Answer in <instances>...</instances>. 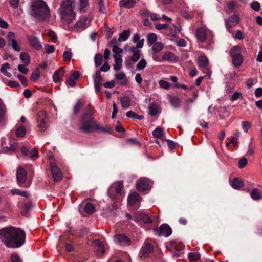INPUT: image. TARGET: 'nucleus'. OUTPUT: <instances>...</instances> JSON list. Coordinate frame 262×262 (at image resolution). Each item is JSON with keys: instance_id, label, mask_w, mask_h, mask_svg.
Returning <instances> with one entry per match:
<instances>
[{"instance_id": "f257e3e1", "label": "nucleus", "mask_w": 262, "mask_h": 262, "mask_svg": "<svg viewBox=\"0 0 262 262\" xmlns=\"http://www.w3.org/2000/svg\"><path fill=\"white\" fill-rule=\"evenodd\" d=\"M26 233L20 228L13 226L0 229V240L7 247L18 248L26 241Z\"/></svg>"}, {"instance_id": "f03ea898", "label": "nucleus", "mask_w": 262, "mask_h": 262, "mask_svg": "<svg viewBox=\"0 0 262 262\" xmlns=\"http://www.w3.org/2000/svg\"><path fill=\"white\" fill-rule=\"evenodd\" d=\"M78 129L84 133H91L96 131L108 132L107 129L103 126H100L95 121L90 105H88L81 115Z\"/></svg>"}, {"instance_id": "7ed1b4c3", "label": "nucleus", "mask_w": 262, "mask_h": 262, "mask_svg": "<svg viewBox=\"0 0 262 262\" xmlns=\"http://www.w3.org/2000/svg\"><path fill=\"white\" fill-rule=\"evenodd\" d=\"M30 15L35 19L46 21L51 17L50 9L43 0H33L30 4Z\"/></svg>"}, {"instance_id": "20e7f679", "label": "nucleus", "mask_w": 262, "mask_h": 262, "mask_svg": "<svg viewBox=\"0 0 262 262\" xmlns=\"http://www.w3.org/2000/svg\"><path fill=\"white\" fill-rule=\"evenodd\" d=\"M74 0H62L58 13L62 21L70 24L76 17Z\"/></svg>"}, {"instance_id": "39448f33", "label": "nucleus", "mask_w": 262, "mask_h": 262, "mask_svg": "<svg viewBox=\"0 0 262 262\" xmlns=\"http://www.w3.org/2000/svg\"><path fill=\"white\" fill-rule=\"evenodd\" d=\"M232 64L235 68L239 67L243 62V56L242 55V48L238 46H234L230 51Z\"/></svg>"}, {"instance_id": "423d86ee", "label": "nucleus", "mask_w": 262, "mask_h": 262, "mask_svg": "<svg viewBox=\"0 0 262 262\" xmlns=\"http://www.w3.org/2000/svg\"><path fill=\"white\" fill-rule=\"evenodd\" d=\"M154 233L159 237L164 236L167 237L172 233L171 227L167 224H162L159 228L154 229Z\"/></svg>"}, {"instance_id": "0eeeda50", "label": "nucleus", "mask_w": 262, "mask_h": 262, "mask_svg": "<svg viewBox=\"0 0 262 262\" xmlns=\"http://www.w3.org/2000/svg\"><path fill=\"white\" fill-rule=\"evenodd\" d=\"M136 188L140 192L148 191L150 189V180L146 178H141L136 182Z\"/></svg>"}, {"instance_id": "6e6552de", "label": "nucleus", "mask_w": 262, "mask_h": 262, "mask_svg": "<svg viewBox=\"0 0 262 262\" xmlns=\"http://www.w3.org/2000/svg\"><path fill=\"white\" fill-rule=\"evenodd\" d=\"M37 126L40 131H45L48 127V117L46 112L40 111L38 115Z\"/></svg>"}, {"instance_id": "1a4fd4ad", "label": "nucleus", "mask_w": 262, "mask_h": 262, "mask_svg": "<svg viewBox=\"0 0 262 262\" xmlns=\"http://www.w3.org/2000/svg\"><path fill=\"white\" fill-rule=\"evenodd\" d=\"M50 168L54 181L55 182L60 181L63 176L60 168L53 162L50 163Z\"/></svg>"}, {"instance_id": "9d476101", "label": "nucleus", "mask_w": 262, "mask_h": 262, "mask_svg": "<svg viewBox=\"0 0 262 262\" xmlns=\"http://www.w3.org/2000/svg\"><path fill=\"white\" fill-rule=\"evenodd\" d=\"M6 38L8 45L11 46L15 51L19 52L20 51V47L15 39V34L14 32H8Z\"/></svg>"}, {"instance_id": "9b49d317", "label": "nucleus", "mask_w": 262, "mask_h": 262, "mask_svg": "<svg viewBox=\"0 0 262 262\" xmlns=\"http://www.w3.org/2000/svg\"><path fill=\"white\" fill-rule=\"evenodd\" d=\"M91 22V20L86 16H82L74 26V29L77 31H81L86 29Z\"/></svg>"}, {"instance_id": "f8f14e48", "label": "nucleus", "mask_w": 262, "mask_h": 262, "mask_svg": "<svg viewBox=\"0 0 262 262\" xmlns=\"http://www.w3.org/2000/svg\"><path fill=\"white\" fill-rule=\"evenodd\" d=\"M114 240L116 244L122 246H129L131 243L130 239L123 234H116Z\"/></svg>"}, {"instance_id": "ddd939ff", "label": "nucleus", "mask_w": 262, "mask_h": 262, "mask_svg": "<svg viewBox=\"0 0 262 262\" xmlns=\"http://www.w3.org/2000/svg\"><path fill=\"white\" fill-rule=\"evenodd\" d=\"M16 178L19 186H24V184L27 180V171L26 170L21 167H19L16 172ZM24 187H28L29 186H24Z\"/></svg>"}, {"instance_id": "4468645a", "label": "nucleus", "mask_w": 262, "mask_h": 262, "mask_svg": "<svg viewBox=\"0 0 262 262\" xmlns=\"http://www.w3.org/2000/svg\"><path fill=\"white\" fill-rule=\"evenodd\" d=\"M153 250L154 246L148 242H145L140 251V257L145 258L148 257Z\"/></svg>"}, {"instance_id": "2eb2a0df", "label": "nucleus", "mask_w": 262, "mask_h": 262, "mask_svg": "<svg viewBox=\"0 0 262 262\" xmlns=\"http://www.w3.org/2000/svg\"><path fill=\"white\" fill-rule=\"evenodd\" d=\"M27 40L29 45L37 50H39L42 48V45L38 38L34 35H29L27 36Z\"/></svg>"}, {"instance_id": "dca6fc26", "label": "nucleus", "mask_w": 262, "mask_h": 262, "mask_svg": "<svg viewBox=\"0 0 262 262\" xmlns=\"http://www.w3.org/2000/svg\"><path fill=\"white\" fill-rule=\"evenodd\" d=\"M239 20V17L236 15H233L230 16L226 21V27L227 30L231 32V28L237 25Z\"/></svg>"}, {"instance_id": "f3484780", "label": "nucleus", "mask_w": 262, "mask_h": 262, "mask_svg": "<svg viewBox=\"0 0 262 262\" xmlns=\"http://www.w3.org/2000/svg\"><path fill=\"white\" fill-rule=\"evenodd\" d=\"M134 220L137 223L140 221H142L145 224L151 223L152 222V220L148 214L142 212L138 213L134 217Z\"/></svg>"}, {"instance_id": "a211bd4d", "label": "nucleus", "mask_w": 262, "mask_h": 262, "mask_svg": "<svg viewBox=\"0 0 262 262\" xmlns=\"http://www.w3.org/2000/svg\"><path fill=\"white\" fill-rule=\"evenodd\" d=\"M141 198L140 195L136 192L131 193L128 197V204L134 206L137 203L140 202Z\"/></svg>"}, {"instance_id": "6ab92c4d", "label": "nucleus", "mask_w": 262, "mask_h": 262, "mask_svg": "<svg viewBox=\"0 0 262 262\" xmlns=\"http://www.w3.org/2000/svg\"><path fill=\"white\" fill-rule=\"evenodd\" d=\"M115 78L117 81L121 85H126L128 83V79L124 72H120L115 74Z\"/></svg>"}, {"instance_id": "aec40b11", "label": "nucleus", "mask_w": 262, "mask_h": 262, "mask_svg": "<svg viewBox=\"0 0 262 262\" xmlns=\"http://www.w3.org/2000/svg\"><path fill=\"white\" fill-rule=\"evenodd\" d=\"M196 36L200 42H204L206 39V29L203 27L198 28L196 31Z\"/></svg>"}, {"instance_id": "412c9836", "label": "nucleus", "mask_w": 262, "mask_h": 262, "mask_svg": "<svg viewBox=\"0 0 262 262\" xmlns=\"http://www.w3.org/2000/svg\"><path fill=\"white\" fill-rule=\"evenodd\" d=\"M162 59L163 62L168 61L169 62H173L177 61V58L175 55L170 51H166L163 53Z\"/></svg>"}, {"instance_id": "4be33fe9", "label": "nucleus", "mask_w": 262, "mask_h": 262, "mask_svg": "<svg viewBox=\"0 0 262 262\" xmlns=\"http://www.w3.org/2000/svg\"><path fill=\"white\" fill-rule=\"evenodd\" d=\"M209 64V61L207 57L205 55L200 56L198 58V64L200 68L203 69L206 68Z\"/></svg>"}, {"instance_id": "5701e85b", "label": "nucleus", "mask_w": 262, "mask_h": 262, "mask_svg": "<svg viewBox=\"0 0 262 262\" xmlns=\"http://www.w3.org/2000/svg\"><path fill=\"white\" fill-rule=\"evenodd\" d=\"M93 244L97 247V253L99 255H102L105 253V248L104 245L99 239L94 241Z\"/></svg>"}, {"instance_id": "b1692460", "label": "nucleus", "mask_w": 262, "mask_h": 262, "mask_svg": "<svg viewBox=\"0 0 262 262\" xmlns=\"http://www.w3.org/2000/svg\"><path fill=\"white\" fill-rule=\"evenodd\" d=\"M136 3V0H121L119 3L121 7L128 9L133 8Z\"/></svg>"}, {"instance_id": "393cba45", "label": "nucleus", "mask_w": 262, "mask_h": 262, "mask_svg": "<svg viewBox=\"0 0 262 262\" xmlns=\"http://www.w3.org/2000/svg\"><path fill=\"white\" fill-rule=\"evenodd\" d=\"M115 64L114 65V69L118 71L121 69L122 64V59L120 55L115 54L113 56Z\"/></svg>"}, {"instance_id": "a878e982", "label": "nucleus", "mask_w": 262, "mask_h": 262, "mask_svg": "<svg viewBox=\"0 0 262 262\" xmlns=\"http://www.w3.org/2000/svg\"><path fill=\"white\" fill-rule=\"evenodd\" d=\"M142 15L149 17L152 21H158L161 19L160 16L156 13H150L147 10H143L142 11Z\"/></svg>"}, {"instance_id": "bb28decb", "label": "nucleus", "mask_w": 262, "mask_h": 262, "mask_svg": "<svg viewBox=\"0 0 262 262\" xmlns=\"http://www.w3.org/2000/svg\"><path fill=\"white\" fill-rule=\"evenodd\" d=\"M65 74V71L63 68H60L59 70L56 71L53 74L52 78L54 82L57 83L59 81L60 77L63 76Z\"/></svg>"}, {"instance_id": "cd10ccee", "label": "nucleus", "mask_w": 262, "mask_h": 262, "mask_svg": "<svg viewBox=\"0 0 262 262\" xmlns=\"http://www.w3.org/2000/svg\"><path fill=\"white\" fill-rule=\"evenodd\" d=\"M230 184L233 188L238 189L243 186L244 182L241 179L235 178L230 181Z\"/></svg>"}, {"instance_id": "c85d7f7f", "label": "nucleus", "mask_w": 262, "mask_h": 262, "mask_svg": "<svg viewBox=\"0 0 262 262\" xmlns=\"http://www.w3.org/2000/svg\"><path fill=\"white\" fill-rule=\"evenodd\" d=\"M78 7L80 12L85 13L89 7V0H78Z\"/></svg>"}, {"instance_id": "c756f323", "label": "nucleus", "mask_w": 262, "mask_h": 262, "mask_svg": "<svg viewBox=\"0 0 262 262\" xmlns=\"http://www.w3.org/2000/svg\"><path fill=\"white\" fill-rule=\"evenodd\" d=\"M149 114L151 116H156L159 114L160 111L159 110V106L155 103H151L149 106Z\"/></svg>"}, {"instance_id": "7c9ffc66", "label": "nucleus", "mask_w": 262, "mask_h": 262, "mask_svg": "<svg viewBox=\"0 0 262 262\" xmlns=\"http://www.w3.org/2000/svg\"><path fill=\"white\" fill-rule=\"evenodd\" d=\"M251 197L254 200H259L262 198V192L257 188L252 190L250 192Z\"/></svg>"}, {"instance_id": "2f4dec72", "label": "nucleus", "mask_w": 262, "mask_h": 262, "mask_svg": "<svg viewBox=\"0 0 262 262\" xmlns=\"http://www.w3.org/2000/svg\"><path fill=\"white\" fill-rule=\"evenodd\" d=\"M19 58L24 64L28 66L30 64L31 61V58L27 53H21L19 55Z\"/></svg>"}, {"instance_id": "473e14b6", "label": "nucleus", "mask_w": 262, "mask_h": 262, "mask_svg": "<svg viewBox=\"0 0 262 262\" xmlns=\"http://www.w3.org/2000/svg\"><path fill=\"white\" fill-rule=\"evenodd\" d=\"M123 187L122 183L119 182L117 183H115L112 187L111 188L109 193L111 191H114L117 194H120L121 192L122 189Z\"/></svg>"}, {"instance_id": "72a5a7b5", "label": "nucleus", "mask_w": 262, "mask_h": 262, "mask_svg": "<svg viewBox=\"0 0 262 262\" xmlns=\"http://www.w3.org/2000/svg\"><path fill=\"white\" fill-rule=\"evenodd\" d=\"M120 102L122 107L124 109H127L130 106V99L128 97H123L120 99Z\"/></svg>"}, {"instance_id": "f704fd0d", "label": "nucleus", "mask_w": 262, "mask_h": 262, "mask_svg": "<svg viewBox=\"0 0 262 262\" xmlns=\"http://www.w3.org/2000/svg\"><path fill=\"white\" fill-rule=\"evenodd\" d=\"M26 133V127L23 125H19L16 129L15 135L17 137H23L25 135Z\"/></svg>"}, {"instance_id": "c9c22d12", "label": "nucleus", "mask_w": 262, "mask_h": 262, "mask_svg": "<svg viewBox=\"0 0 262 262\" xmlns=\"http://www.w3.org/2000/svg\"><path fill=\"white\" fill-rule=\"evenodd\" d=\"M10 68V67L9 64L7 62H6L2 65L1 67V71L5 76L8 77H10L11 76V74L7 71V70L9 69Z\"/></svg>"}, {"instance_id": "e433bc0d", "label": "nucleus", "mask_w": 262, "mask_h": 262, "mask_svg": "<svg viewBox=\"0 0 262 262\" xmlns=\"http://www.w3.org/2000/svg\"><path fill=\"white\" fill-rule=\"evenodd\" d=\"M11 192L13 195H18L26 198H28L29 196V193L27 191H21L17 189H14L11 190Z\"/></svg>"}, {"instance_id": "4c0bfd02", "label": "nucleus", "mask_w": 262, "mask_h": 262, "mask_svg": "<svg viewBox=\"0 0 262 262\" xmlns=\"http://www.w3.org/2000/svg\"><path fill=\"white\" fill-rule=\"evenodd\" d=\"M164 45L161 42H156L152 45V51L153 53H157L160 52L164 48Z\"/></svg>"}, {"instance_id": "58836bf2", "label": "nucleus", "mask_w": 262, "mask_h": 262, "mask_svg": "<svg viewBox=\"0 0 262 262\" xmlns=\"http://www.w3.org/2000/svg\"><path fill=\"white\" fill-rule=\"evenodd\" d=\"M84 210L85 213L92 214L95 212V208L92 204L88 203L84 206Z\"/></svg>"}, {"instance_id": "ea45409f", "label": "nucleus", "mask_w": 262, "mask_h": 262, "mask_svg": "<svg viewBox=\"0 0 262 262\" xmlns=\"http://www.w3.org/2000/svg\"><path fill=\"white\" fill-rule=\"evenodd\" d=\"M5 111L3 106L2 102L0 101V126H4L5 124Z\"/></svg>"}, {"instance_id": "a19ab883", "label": "nucleus", "mask_w": 262, "mask_h": 262, "mask_svg": "<svg viewBox=\"0 0 262 262\" xmlns=\"http://www.w3.org/2000/svg\"><path fill=\"white\" fill-rule=\"evenodd\" d=\"M163 131L162 129L158 126L152 132V135L155 138H161L163 136Z\"/></svg>"}, {"instance_id": "79ce46f5", "label": "nucleus", "mask_w": 262, "mask_h": 262, "mask_svg": "<svg viewBox=\"0 0 262 262\" xmlns=\"http://www.w3.org/2000/svg\"><path fill=\"white\" fill-rule=\"evenodd\" d=\"M130 32L128 31H124L119 34L118 41L119 42L125 41L129 37Z\"/></svg>"}, {"instance_id": "37998d69", "label": "nucleus", "mask_w": 262, "mask_h": 262, "mask_svg": "<svg viewBox=\"0 0 262 262\" xmlns=\"http://www.w3.org/2000/svg\"><path fill=\"white\" fill-rule=\"evenodd\" d=\"M40 72L38 68H36L32 73L31 79L32 81H36L40 77Z\"/></svg>"}, {"instance_id": "c03bdc74", "label": "nucleus", "mask_w": 262, "mask_h": 262, "mask_svg": "<svg viewBox=\"0 0 262 262\" xmlns=\"http://www.w3.org/2000/svg\"><path fill=\"white\" fill-rule=\"evenodd\" d=\"M200 254L197 252H190L188 254V258L190 261H196L200 258Z\"/></svg>"}, {"instance_id": "a18cd8bd", "label": "nucleus", "mask_w": 262, "mask_h": 262, "mask_svg": "<svg viewBox=\"0 0 262 262\" xmlns=\"http://www.w3.org/2000/svg\"><path fill=\"white\" fill-rule=\"evenodd\" d=\"M147 66L146 60L142 58L136 65V69L138 71L143 70Z\"/></svg>"}, {"instance_id": "49530a36", "label": "nucleus", "mask_w": 262, "mask_h": 262, "mask_svg": "<svg viewBox=\"0 0 262 262\" xmlns=\"http://www.w3.org/2000/svg\"><path fill=\"white\" fill-rule=\"evenodd\" d=\"M157 39V36L156 34L155 33H150L147 36V41L148 44L153 45L156 43Z\"/></svg>"}, {"instance_id": "de8ad7c7", "label": "nucleus", "mask_w": 262, "mask_h": 262, "mask_svg": "<svg viewBox=\"0 0 262 262\" xmlns=\"http://www.w3.org/2000/svg\"><path fill=\"white\" fill-rule=\"evenodd\" d=\"M95 64L96 67L100 66L102 62V56L101 54H96L94 57Z\"/></svg>"}, {"instance_id": "09e8293b", "label": "nucleus", "mask_w": 262, "mask_h": 262, "mask_svg": "<svg viewBox=\"0 0 262 262\" xmlns=\"http://www.w3.org/2000/svg\"><path fill=\"white\" fill-rule=\"evenodd\" d=\"M10 262H21V260L18 254L14 252L11 255Z\"/></svg>"}, {"instance_id": "8fccbe9b", "label": "nucleus", "mask_w": 262, "mask_h": 262, "mask_svg": "<svg viewBox=\"0 0 262 262\" xmlns=\"http://www.w3.org/2000/svg\"><path fill=\"white\" fill-rule=\"evenodd\" d=\"M72 56V53L71 50L66 51L63 53V59L66 61H69L71 60Z\"/></svg>"}, {"instance_id": "3c124183", "label": "nucleus", "mask_w": 262, "mask_h": 262, "mask_svg": "<svg viewBox=\"0 0 262 262\" xmlns=\"http://www.w3.org/2000/svg\"><path fill=\"white\" fill-rule=\"evenodd\" d=\"M247 159L246 158H243L239 160L238 167L240 169L243 168L247 165Z\"/></svg>"}, {"instance_id": "603ef678", "label": "nucleus", "mask_w": 262, "mask_h": 262, "mask_svg": "<svg viewBox=\"0 0 262 262\" xmlns=\"http://www.w3.org/2000/svg\"><path fill=\"white\" fill-rule=\"evenodd\" d=\"M170 101L171 105L175 107H178L180 105V100L177 97H171Z\"/></svg>"}, {"instance_id": "864d4df0", "label": "nucleus", "mask_w": 262, "mask_h": 262, "mask_svg": "<svg viewBox=\"0 0 262 262\" xmlns=\"http://www.w3.org/2000/svg\"><path fill=\"white\" fill-rule=\"evenodd\" d=\"M251 8L254 11H258L260 8V4L257 1L252 2L250 4Z\"/></svg>"}, {"instance_id": "5fc2aeb1", "label": "nucleus", "mask_w": 262, "mask_h": 262, "mask_svg": "<svg viewBox=\"0 0 262 262\" xmlns=\"http://www.w3.org/2000/svg\"><path fill=\"white\" fill-rule=\"evenodd\" d=\"M82 105H83L82 103L80 100H78L76 102V103L74 107V113L75 114H77L79 112Z\"/></svg>"}, {"instance_id": "6e6d98bb", "label": "nucleus", "mask_w": 262, "mask_h": 262, "mask_svg": "<svg viewBox=\"0 0 262 262\" xmlns=\"http://www.w3.org/2000/svg\"><path fill=\"white\" fill-rule=\"evenodd\" d=\"M242 127L245 133H247L248 129L251 127V124L249 122L247 121H243L242 122Z\"/></svg>"}, {"instance_id": "4d7b16f0", "label": "nucleus", "mask_w": 262, "mask_h": 262, "mask_svg": "<svg viewBox=\"0 0 262 262\" xmlns=\"http://www.w3.org/2000/svg\"><path fill=\"white\" fill-rule=\"evenodd\" d=\"M102 78L101 77L100 71H97L96 72L95 77L94 79V83H101Z\"/></svg>"}, {"instance_id": "13d9d810", "label": "nucleus", "mask_w": 262, "mask_h": 262, "mask_svg": "<svg viewBox=\"0 0 262 262\" xmlns=\"http://www.w3.org/2000/svg\"><path fill=\"white\" fill-rule=\"evenodd\" d=\"M98 6L99 12L103 14L106 13V11L103 0H98Z\"/></svg>"}, {"instance_id": "bf43d9fd", "label": "nucleus", "mask_w": 262, "mask_h": 262, "mask_svg": "<svg viewBox=\"0 0 262 262\" xmlns=\"http://www.w3.org/2000/svg\"><path fill=\"white\" fill-rule=\"evenodd\" d=\"M141 52H136L134 53L133 55L131 56L130 60L133 62H137L141 57Z\"/></svg>"}, {"instance_id": "052dcab7", "label": "nucleus", "mask_w": 262, "mask_h": 262, "mask_svg": "<svg viewBox=\"0 0 262 262\" xmlns=\"http://www.w3.org/2000/svg\"><path fill=\"white\" fill-rule=\"evenodd\" d=\"M167 24L158 23L155 25V28L158 30H166L168 28Z\"/></svg>"}, {"instance_id": "680f3d73", "label": "nucleus", "mask_w": 262, "mask_h": 262, "mask_svg": "<svg viewBox=\"0 0 262 262\" xmlns=\"http://www.w3.org/2000/svg\"><path fill=\"white\" fill-rule=\"evenodd\" d=\"M45 49L47 53L48 54L52 53L55 51L54 46L53 45H48V44H46L45 45Z\"/></svg>"}, {"instance_id": "e2e57ef3", "label": "nucleus", "mask_w": 262, "mask_h": 262, "mask_svg": "<svg viewBox=\"0 0 262 262\" xmlns=\"http://www.w3.org/2000/svg\"><path fill=\"white\" fill-rule=\"evenodd\" d=\"M19 2L20 0H9L10 5L13 9H16L18 8Z\"/></svg>"}, {"instance_id": "0e129e2a", "label": "nucleus", "mask_w": 262, "mask_h": 262, "mask_svg": "<svg viewBox=\"0 0 262 262\" xmlns=\"http://www.w3.org/2000/svg\"><path fill=\"white\" fill-rule=\"evenodd\" d=\"M17 78L19 79V80L21 81V83L22 85L24 87H26L28 84L27 80L26 79V78L21 75V74H18L17 76Z\"/></svg>"}, {"instance_id": "69168bd1", "label": "nucleus", "mask_w": 262, "mask_h": 262, "mask_svg": "<svg viewBox=\"0 0 262 262\" xmlns=\"http://www.w3.org/2000/svg\"><path fill=\"white\" fill-rule=\"evenodd\" d=\"M160 86L165 89H168L169 88L170 84L168 82L161 80L159 82Z\"/></svg>"}, {"instance_id": "338daca9", "label": "nucleus", "mask_w": 262, "mask_h": 262, "mask_svg": "<svg viewBox=\"0 0 262 262\" xmlns=\"http://www.w3.org/2000/svg\"><path fill=\"white\" fill-rule=\"evenodd\" d=\"M25 66L26 65H25V64H19L18 66V71L20 73L24 74H26L29 71L28 69L26 68Z\"/></svg>"}, {"instance_id": "774afa93", "label": "nucleus", "mask_w": 262, "mask_h": 262, "mask_svg": "<svg viewBox=\"0 0 262 262\" xmlns=\"http://www.w3.org/2000/svg\"><path fill=\"white\" fill-rule=\"evenodd\" d=\"M245 37V34L239 30H237L235 38L238 40H242Z\"/></svg>"}]
</instances>
